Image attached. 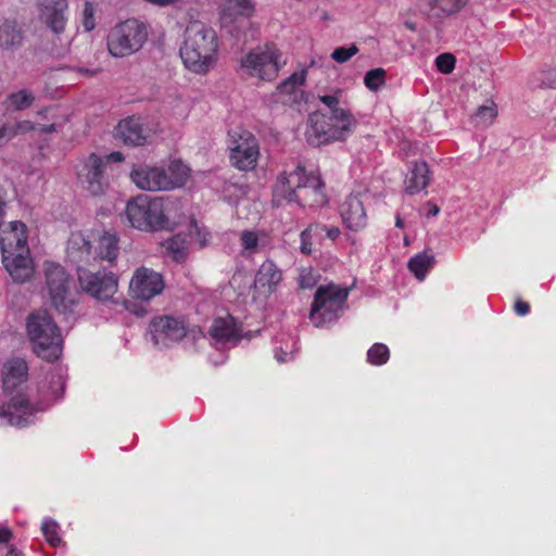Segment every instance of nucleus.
I'll return each mask as SVG.
<instances>
[{"label": "nucleus", "mask_w": 556, "mask_h": 556, "mask_svg": "<svg viewBox=\"0 0 556 556\" xmlns=\"http://www.w3.org/2000/svg\"><path fill=\"white\" fill-rule=\"evenodd\" d=\"M22 34L16 26L4 23L0 26V47L13 50L22 43Z\"/></svg>", "instance_id": "33"}, {"label": "nucleus", "mask_w": 556, "mask_h": 556, "mask_svg": "<svg viewBox=\"0 0 556 556\" xmlns=\"http://www.w3.org/2000/svg\"><path fill=\"white\" fill-rule=\"evenodd\" d=\"M277 204L296 202L301 205L320 206L326 203L324 184L314 173L307 174L302 166L278 176L274 188Z\"/></svg>", "instance_id": "3"}, {"label": "nucleus", "mask_w": 556, "mask_h": 556, "mask_svg": "<svg viewBox=\"0 0 556 556\" xmlns=\"http://www.w3.org/2000/svg\"><path fill=\"white\" fill-rule=\"evenodd\" d=\"M164 288L165 281L160 273L152 268L140 266L135 269L130 278L128 293L135 300L149 302L160 295Z\"/></svg>", "instance_id": "16"}, {"label": "nucleus", "mask_w": 556, "mask_h": 556, "mask_svg": "<svg viewBox=\"0 0 556 556\" xmlns=\"http://www.w3.org/2000/svg\"><path fill=\"white\" fill-rule=\"evenodd\" d=\"M434 263L432 254L422 252L413 256L408 262V268L418 280H424Z\"/></svg>", "instance_id": "32"}, {"label": "nucleus", "mask_w": 556, "mask_h": 556, "mask_svg": "<svg viewBox=\"0 0 556 556\" xmlns=\"http://www.w3.org/2000/svg\"><path fill=\"white\" fill-rule=\"evenodd\" d=\"M268 243L267 233L263 230H244L240 233V244L244 255H253Z\"/></svg>", "instance_id": "28"}, {"label": "nucleus", "mask_w": 556, "mask_h": 556, "mask_svg": "<svg viewBox=\"0 0 556 556\" xmlns=\"http://www.w3.org/2000/svg\"><path fill=\"white\" fill-rule=\"evenodd\" d=\"M286 64L281 51L274 43H266L250 50L241 58L243 74L261 80H274Z\"/></svg>", "instance_id": "9"}, {"label": "nucleus", "mask_w": 556, "mask_h": 556, "mask_svg": "<svg viewBox=\"0 0 556 556\" xmlns=\"http://www.w3.org/2000/svg\"><path fill=\"white\" fill-rule=\"evenodd\" d=\"M79 71H80L81 73H84V74H88V75L93 74V72H92V71H90V70H88V68H80Z\"/></svg>", "instance_id": "58"}, {"label": "nucleus", "mask_w": 556, "mask_h": 556, "mask_svg": "<svg viewBox=\"0 0 556 556\" xmlns=\"http://www.w3.org/2000/svg\"><path fill=\"white\" fill-rule=\"evenodd\" d=\"M364 84L371 91L379 90L386 84V71L380 67L368 71Z\"/></svg>", "instance_id": "41"}, {"label": "nucleus", "mask_w": 556, "mask_h": 556, "mask_svg": "<svg viewBox=\"0 0 556 556\" xmlns=\"http://www.w3.org/2000/svg\"><path fill=\"white\" fill-rule=\"evenodd\" d=\"M435 64L441 73L450 74L455 68V58L451 53H443L435 59Z\"/></svg>", "instance_id": "47"}, {"label": "nucleus", "mask_w": 556, "mask_h": 556, "mask_svg": "<svg viewBox=\"0 0 556 556\" xmlns=\"http://www.w3.org/2000/svg\"><path fill=\"white\" fill-rule=\"evenodd\" d=\"M163 110L175 119H186L190 113V103L180 93L172 92L163 101Z\"/></svg>", "instance_id": "27"}, {"label": "nucleus", "mask_w": 556, "mask_h": 556, "mask_svg": "<svg viewBox=\"0 0 556 556\" xmlns=\"http://www.w3.org/2000/svg\"><path fill=\"white\" fill-rule=\"evenodd\" d=\"M318 281V275L312 268H302L299 275V285L303 289H312Z\"/></svg>", "instance_id": "46"}, {"label": "nucleus", "mask_w": 556, "mask_h": 556, "mask_svg": "<svg viewBox=\"0 0 556 556\" xmlns=\"http://www.w3.org/2000/svg\"><path fill=\"white\" fill-rule=\"evenodd\" d=\"M210 336L216 345L235 344L239 340V329L231 316L214 319L210 327Z\"/></svg>", "instance_id": "22"}, {"label": "nucleus", "mask_w": 556, "mask_h": 556, "mask_svg": "<svg viewBox=\"0 0 556 556\" xmlns=\"http://www.w3.org/2000/svg\"><path fill=\"white\" fill-rule=\"evenodd\" d=\"M547 77L543 80V84H545L548 87H556V67L551 68L547 72Z\"/></svg>", "instance_id": "54"}, {"label": "nucleus", "mask_w": 556, "mask_h": 556, "mask_svg": "<svg viewBox=\"0 0 556 556\" xmlns=\"http://www.w3.org/2000/svg\"><path fill=\"white\" fill-rule=\"evenodd\" d=\"M144 23L129 18L115 25L109 33L106 47L113 58H126L138 52L148 39Z\"/></svg>", "instance_id": "8"}, {"label": "nucleus", "mask_w": 556, "mask_h": 556, "mask_svg": "<svg viewBox=\"0 0 556 556\" xmlns=\"http://www.w3.org/2000/svg\"><path fill=\"white\" fill-rule=\"evenodd\" d=\"M93 253L96 260L114 262L119 253L118 238L115 233L104 232L96 238L93 243Z\"/></svg>", "instance_id": "26"}, {"label": "nucleus", "mask_w": 556, "mask_h": 556, "mask_svg": "<svg viewBox=\"0 0 556 556\" xmlns=\"http://www.w3.org/2000/svg\"><path fill=\"white\" fill-rule=\"evenodd\" d=\"M321 229H319V239H321L323 233H326V236L331 240L334 241L341 233L340 229L336 226H326L321 225Z\"/></svg>", "instance_id": "50"}, {"label": "nucleus", "mask_w": 556, "mask_h": 556, "mask_svg": "<svg viewBox=\"0 0 556 556\" xmlns=\"http://www.w3.org/2000/svg\"><path fill=\"white\" fill-rule=\"evenodd\" d=\"M318 100L329 109V113H333L336 110L348 109L343 105V91L338 88L329 93L318 94Z\"/></svg>", "instance_id": "39"}, {"label": "nucleus", "mask_w": 556, "mask_h": 556, "mask_svg": "<svg viewBox=\"0 0 556 556\" xmlns=\"http://www.w3.org/2000/svg\"><path fill=\"white\" fill-rule=\"evenodd\" d=\"M12 533L8 528H0V547L8 548L5 556H21L20 551L13 546H7L11 540Z\"/></svg>", "instance_id": "48"}, {"label": "nucleus", "mask_w": 556, "mask_h": 556, "mask_svg": "<svg viewBox=\"0 0 556 556\" xmlns=\"http://www.w3.org/2000/svg\"><path fill=\"white\" fill-rule=\"evenodd\" d=\"M275 358L279 363H285L291 359V355L287 352H283L282 350H276L275 351Z\"/></svg>", "instance_id": "55"}, {"label": "nucleus", "mask_w": 556, "mask_h": 556, "mask_svg": "<svg viewBox=\"0 0 556 556\" xmlns=\"http://www.w3.org/2000/svg\"><path fill=\"white\" fill-rule=\"evenodd\" d=\"M96 7L91 2L84 4L81 14V24L86 31H91L96 27Z\"/></svg>", "instance_id": "44"}, {"label": "nucleus", "mask_w": 556, "mask_h": 556, "mask_svg": "<svg viewBox=\"0 0 556 556\" xmlns=\"http://www.w3.org/2000/svg\"><path fill=\"white\" fill-rule=\"evenodd\" d=\"M306 70H301L293 73L288 79L281 83L278 87L280 93H294L306 80Z\"/></svg>", "instance_id": "38"}, {"label": "nucleus", "mask_w": 556, "mask_h": 556, "mask_svg": "<svg viewBox=\"0 0 556 556\" xmlns=\"http://www.w3.org/2000/svg\"><path fill=\"white\" fill-rule=\"evenodd\" d=\"M41 531L47 542L52 546H59L62 542L60 536V527L52 519H45L41 523Z\"/></svg>", "instance_id": "40"}, {"label": "nucleus", "mask_w": 556, "mask_h": 556, "mask_svg": "<svg viewBox=\"0 0 556 556\" xmlns=\"http://www.w3.org/2000/svg\"><path fill=\"white\" fill-rule=\"evenodd\" d=\"M3 389L5 392H13L27 380L28 366L23 358H13L3 366Z\"/></svg>", "instance_id": "23"}, {"label": "nucleus", "mask_w": 556, "mask_h": 556, "mask_svg": "<svg viewBox=\"0 0 556 556\" xmlns=\"http://www.w3.org/2000/svg\"><path fill=\"white\" fill-rule=\"evenodd\" d=\"M46 290L52 305L60 313L71 312L76 304L73 280L63 266L53 262L43 265Z\"/></svg>", "instance_id": "10"}, {"label": "nucleus", "mask_w": 556, "mask_h": 556, "mask_svg": "<svg viewBox=\"0 0 556 556\" xmlns=\"http://www.w3.org/2000/svg\"><path fill=\"white\" fill-rule=\"evenodd\" d=\"M47 406L30 405L28 397L23 393L13 396L8 405L0 407V418L7 425L15 427H25L33 421L35 414L43 410Z\"/></svg>", "instance_id": "17"}, {"label": "nucleus", "mask_w": 556, "mask_h": 556, "mask_svg": "<svg viewBox=\"0 0 556 556\" xmlns=\"http://www.w3.org/2000/svg\"><path fill=\"white\" fill-rule=\"evenodd\" d=\"M395 225L399 228H402L404 226V222H403V219L400 216L396 217Z\"/></svg>", "instance_id": "57"}, {"label": "nucleus", "mask_w": 556, "mask_h": 556, "mask_svg": "<svg viewBox=\"0 0 556 556\" xmlns=\"http://www.w3.org/2000/svg\"><path fill=\"white\" fill-rule=\"evenodd\" d=\"M497 115V110L494 103L482 105L478 109L473 116L475 123L481 126H489L492 124Z\"/></svg>", "instance_id": "43"}, {"label": "nucleus", "mask_w": 556, "mask_h": 556, "mask_svg": "<svg viewBox=\"0 0 556 556\" xmlns=\"http://www.w3.org/2000/svg\"><path fill=\"white\" fill-rule=\"evenodd\" d=\"M356 126L357 121L350 109L336 110L329 114L316 111L308 117L306 137L314 146L343 141L353 134Z\"/></svg>", "instance_id": "5"}, {"label": "nucleus", "mask_w": 556, "mask_h": 556, "mask_svg": "<svg viewBox=\"0 0 556 556\" xmlns=\"http://www.w3.org/2000/svg\"><path fill=\"white\" fill-rule=\"evenodd\" d=\"M515 312L519 316H526L530 312V305L523 301H517L515 304Z\"/></svg>", "instance_id": "53"}, {"label": "nucleus", "mask_w": 556, "mask_h": 556, "mask_svg": "<svg viewBox=\"0 0 556 556\" xmlns=\"http://www.w3.org/2000/svg\"><path fill=\"white\" fill-rule=\"evenodd\" d=\"M349 291L334 285L319 287L312 305L309 319L316 327L334 321L343 312Z\"/></svg>", "instance_id": "11"}, {"label": "nucleus", "mask_w": 556, "mask_h": 556, "mask_svg": "<svg viewBox=\"0 0 556 556\" xmlns=\"http://www.w3.org/2000/svg\"><path fill=\"white\" fill-rule=\"evenodd\" d=\"M0 249L3 265L13 280L24 282L33 276L34 266L24 223L13 220L0 227Z\"/></svg>", "instance_id": "4"}, {"label": "nucleus", "mask_w": 556, "mask_h": 556, "mask_svg": "<svg viewBox=\"0 0 556 556\" xmlns=\"http://www.w3.org/2000/svg\"><path fill=\"white\" fill-rule=\"evenodd\" d=\"M358 48L355 45H351L349 47H339L333 50L331 53V59L337 63H345L350 59H352L355 54H357Z\"/></svg>", "instance_id": "45"}, {"label": "nucleus", "mask_w": 556, "mask_h": 556, "mask_svg": "<svg viewBox=\"0 0 556 556\" xmlns=\"http://www.w3.org/2000/svg\"><path fill=\"white\" fill-rule=\"evenodd\" d=\"M34 100L35 97L29 90L22 89L9 96L8 104L14 110L22 111L31 106Z\"/></svg>", "instance_id": "35"}, {"label": "nucleus", "mask_w": 556, "mask_h": 556, "mask_svg": "<svg viewBox=\"0 0 556 556\" xmlns=\"http://www.w3.org/2000/svg\"><path fill=\"white\" fill-rule=\"evenodd\" d=\"M223 11L230 17H251L254 14L255 5L252 0H224Z\"/></svg>", "instance_id": "30"}, {"label": "nucleus", "mask_w": 556, "mask_h": 556, "mask_svg": "<svg viewBox=\"0 0 556 556\" xmlns=\"http://www.w3.org/2000/svg\"><path fill=\"white\" fill-rule=\"evenodd\" d=\"M320 224H312L301 233L300 250L304 254H311L313 250V241L319 239Z\"/></svg>", "instance_id": "37"}, {"label": "nucleus", "mask_w": 556, "mask_h": 556, "mask_svg": "<svg viewBox=\"0 0 556 556\" xmlns=\"http://www.w3.org/2000/svg\"><path fill=\"white\" fill-rule=\"evenodd\" d=\"M102 159L106 160V169L110 172V162H123L124 155L121 152H112L105 156H101Z\"/></svg>", "instance_id": "52"}, {"label": "nucleus", "mask_w": 556, "mask_h": 556, "mask_svg": "<svg viewBox=\"0 0 556 556\" xmlns=\"http://www.w3.org/2000/svg\"><path fill=\"white\" fill-rule=\"evenodd\" d=\"M116 137L131 146H142L147 139L141 123L135 117H128L118 123Z\"/></svg>", "instance_id": "24"}, {"label": "nucleus", "mask_w": 556, "mask_h": 556, "mask_svg": "<svg viewBox=\"0 0 556 556\" xmlns=\"http://www.w3.org/2000/svg\"><path fill=\"white\" fill-rule=\"evenodd\" d=\"M361 197V193H352L340 206L342 222L352 231H358L367 225V214Z\"/></svg>", "instance_id": "20"}, {"label": "nucleus", "mask_w": 556, "mask_h": 556, "mask_svg": "<svg viewBox=\"0 0 556 556\" xmlns=\"http://www.w3.org/2000/svg\"><path fill=\"white\" fill-rule=\"evenodd\" d=\"M431 177L428 164L424 161L414 163L406 175L404 185L408 194H416L426 189L430 184Z\"/></svg>", "instance_id": "25"}, {"label": "nucleus", "mask_w": 556, "mask_h": 556, "mask_svg": "<svg viewBox=\"0 0 556 556\" xmlns=\"http://www.w3.org/2000/svg\"><path fill=\"white\" fill-rule=\"evenodd\" d=\"M67 0H43L39 17L53 33L61 34L67 22Z\"/></svg>", "instance_id": "21"}, {"label": "nucleus", "mask_w": 556, "mask_h": 556, "mask_svg": "<svg viewBox=\"0 0 556 556\" xmlns=\"http://www.w3.org/2000/svg\"><path fill=\"white\" fill-rule=\"evenodd\" d=\"M11 139L18 134H26L29 131H38L40 134H48L58 131L59 125L56 123L39 124L30 121H21L12 126H9Z\"/></svg>", "instance_id": "31"}, {"label": "nucleus", "mask_w": 556, "mask_h": 556, "mask_svg": "<svg viewBox=\"0 0 556 556\" xmlns=\"http://www.w3.org/2000/svg\"><path fill=\"white\" fill-rule=\"evenodd\" d=\"M190 175V168L179 160L166 166L139 164L130 173L131 181L141 190L168 191L182 187Z\"/></svg>", "instance_id": "6"}, {"label": "nucleus", "mask_w": 556, "mask_h": 556, "mask_svg": "<svg viewBox=\"0 0 556 556\" xmlns=\"http://www.w3.org/2000/svg\"><path fill=\"white\" fill-rule=\"evenodd\" d=\"M27 336L38 357L48 362L60 358L63 351L62 333L46 311L33 313L27 319Z\"/></svg>", "instance_id": "7"}, {"label": "nucleus", "mask_w": 556, "mask_h": 556, "mask_svg": "<svg viewBox=\"0 0 556 556\" xmlns=\"http://www.w3.org/2000/svg\"><path fill=\"white\" fill-rule=\"evenodd\" d=\"M168 256L175 262H182L187 257L189 247L191 245L187 236L179 232L162 243Z\"/></svg>", "instance_id": "29"}, {"label": "nucleus", "mask_w": 556, "mask_h": 556, "mask_svg": "<svg viewBox=\"0 0 556 556\" xmlns=\"http://www.w3.org/2000/svg\"><path fill=\"white\" fill-rule=\"evenodd\" d=\"M93 243H96V236L91 231H72L66 244V257L75 264H88L94 261Z\"/></svg>", "instance_id": "18"}, {"label": "nucleus", "mask_w": 556, "mask_h": 556, "mask_svg": "<svg viewBox=\"0 0 556 556\" xmlns=\"http://www.w3.org/2000/svg\"><path fill=\"white\" fill-rule=\"evenodd\" d=\"M52 110L51 109H45L40 112H38V115L39 116H42V117H47V115L51 112Z\"/></svg>", "instance_id": "56"}, {"label": "nucleus", "mask_w": 556, "mask_h": 556, "mask_svg": "<svg viewBox=\"0 0 556 556\" xmlns=\"http://www.w3.org/2000/svg\"><path fill=\"white\" fill-rule=\"evenodd\" d=\"M77 177L81 188L92 197L104 195L111 185L106 160L94 153L83 161Z\"/></svg>", "instance_id": "14"}, {"label": "nucleus", "mask_w": 556, "mask_h": 556, "mask_svg": "<svg viewBox=\"0 0 556 556\" xmlns=\"http://www.w3.org/2000/svg\"><path fill=\"white\" fill-rule=\"evenodd\" d=\"M467 0H429L431 12L437 15H450L458 12Z\"/></svg>", "instance_id": "34"}, {"label": "nucleus", "mask_w": 556, "mask_h": 556, "mask_svg": "<svg viewBox=\"0 0 556 556\" xmlns=\"http://www.w3.org/2000/svg\"><path fill=\"white\" fill-rule=\"evenodd\" d=\"M180 58L185 67L193 74L211 72L218 59V40L213 28L200 21L190 22L185 30Z\"/></svg>", "instance_id": "2"}, {"label": "nucleus", "mask_w": 556, "mask_h": 556, "mask_svg": "<svg viewBox=\"0 0 556 556\" xmlns=\"http://www.w3.org/2000/svg\"><path fill=\"white\" fill-rule=\"evenodd\" d=\"M281 281L282 270L271 260L263 262L255 275L254 300L268 299L277 291Z\"/></svg>", "instance_id": "19"}, {"label": "nucleus", "mask_w": 556, "mask_h": 556, "mask_svg": "<svg viewBox=\"0 0 556 556\" xmlns=\"http://www.w3.org/2000/svg\"><path fill=\"white\" fill-rule=\"evenodd\" d=\"M125 216L130 227L144 232L170 231L185 218L180 200L139 194L127 201Z\"/></svg>", "instance_id": "1"}, {"label": "nucleus", "mask_w": 556, "mask_h": 556, "mask_svg": "<svg viewBox=\"0 0 556 556\" xmlns=\"http://www.w3.org/2000/svg\"><path fill=\"white\" fill-rule=\"evenodd\" d=\"M389 356L390 351L388 346L382 343H375L367 352L368 362L376 366L386 364Z\"/></svg>", "instance_id": "42"}, {"label": "nucleus", "mask_w": 556, "mask_h": 556, "mask_svg": "<svg viewBox=\"0 0 556 556\" xmlns=\"http://www.w3.org/2000/svg\"><path fill=\"white\" fill-rule=\"evenodd\" d=\"M185 235L191 244H198L200 248L205 247L211 239V233L206 228L200 227L195 222H190L188 232Z\"/></svg>", "instance_id": "36"}, {"label": "nucleus", "mask_w": 556, "mask_h": 556, "mask_svg": "<svg viewBox=\"0 0 556 556\" xmlns=\"http://www.w3.org/2000/svg\"><path fill=\"white\" fill-rule=\"evenodd\" d=\"M439 213V208L437 206H433L432 214L437 215Z\"/></svg>", "instance_id": "59"}, {"label": "nucleus", "mask_w": 556, "mask_h": 556, "mask_svg": "<svg viewBox=\"0 0 556 556\" xmlns=\"http://www.w3.org/2000/svg\"><path fill=\"white\" fill-rule=\"evenodd\" d=\"M149 331L153 343L160 348H168L188 336L184 319L173 316L153 318L150 323ZM198 333H200L199 330H189V334L193 338H195Z\"/></svg>", "instance_id": "15"}, {"label": "nucleus", "mask_w": 556, "mask_h": 556, "mask_svg": "<svg viewBox=\"0 0 556 556\" xmlns=\"http://www.w3.org/2000/svg\"><path fill=\"white\" fill-rule=\"evenodd\" d=\"M11 140L9 125L0 124V147Z\"/></svg>", "instance_id": "51"}, {"label": "nucleus", "mask_w": 556, "mask_h": 556, "mask_svg": "<svg viewBox=\"0 0 556 556\" xmlns=\"http://www.w3.org/2000/svg\"><path fill=\"white\" fill-rule=\"evenodd\" d=\"M51 382L53 383L52 396L53 399H58L62 395L64 390V377L61 374L53 375L51 378Z\"/></svg>", "instance_id": "49"}, {"label": "nucleus", "mask_w": 556, "mask_h": 556, "mask_svg": "<svg viewBox=\"0 0 556 556\" xmlns=\"http://www.w3.org/2000/svg\"><path fill=\"white\" fill-rule=\"evenodd\" d=\"M77 276L79 287L86 294L100 302L113 301L115 304L118 303L114 300V295L118 291V278L114 273L104 269L91 271L78 267Z\"/></svg>", "instance_id": "13"}, {"label": "nucleus", "mask_w": 556, "mask_h": 556, "mask_svg": "<svg viewBox=\"0 0 556 556\" xmlns=\"http://www.w3.org/2000/svg\"><path fill=\"white\" fill-rule=\"evenodd\" d=\"M229 160L233 167L242 172L253 170L260 159V144L248 130H233L228 139Z\"/></svg>", "instance_id": "12"}]
</instances>
